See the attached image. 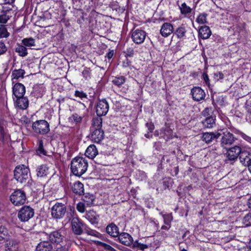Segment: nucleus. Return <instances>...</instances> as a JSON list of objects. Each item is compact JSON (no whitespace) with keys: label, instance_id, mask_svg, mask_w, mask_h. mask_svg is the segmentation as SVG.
<instances>
[{"label":"nucleus","instance_id":"58","mask_svg":"<svg viewBox=\"0 0 251 251\" xmlns=\"http://www.w3.org/2000/svg\"><path fill=\"white\" fill-rule=\"evenodd\" d=\"M146 126L147 127L148 129V130L149 131L150 133H152L153 129H154V126L153 123L151 122V123H147L146 124Z\"/></svg>","mask_w":251,"mask_h":251},{"label":"nucleus","instance_id":"12","mask_svg":"<svg viewBox=\"0 0 251 251\" xmlns=\"http://www.w3.org/2000/svg\"><path fill=\"white\" fill-rule=\"evenodd\" d=\"M147 33L145 31L137 28L132 31L131 37L134 43L141 44L144 42Z\"/></svg>","mask_w":251,"mask_h":251},{"label":"nucleus","instance_id":"23","mask_svg":"<svg viewBox=\"0 0 251 251\" xmlns=\"http://www.w3.org/2000/svg\"><path fill=\"white\" fill-rule=\"evenodd\" d=\"M241 163L245 166H248L251 161V153L245 150H242L239 156Z\"/></svg>","mask_w":251,"mask_h":251},{"label":"nucleus","instance_id":"61","mask_svg":"<svg viewBox=\"0 0 251 251\" xmlns=\"http://www.w3.org/2000/svg\"><path fill=\"white\" fill-rule=\"evenodd\" d=\"M55 251H67V249L65 246L61 245L58 246H56Z\"/></svg>","mask_w":251,"mask_h":251},{"label":"nucleus","instance_id":"13","mask_svg":"<svg viewBox=\"0 0 251 251\" xmlns=\"http://www.w3.org/2000/svg\"><path fill=\"white\" fill-rule=\"evenodd\" d=\"M50 242L55 246L61 245L63 243V236L58 230H54L48 234Z\"/></svg>","mask_w":251,"mask_h":251},{"label":"nucleus","instance_id":"56","mask_svg":"<svg viewBox=\"0 0 251 251\" xmlns=\"http://www.w3.org/2000/svg\"><path fill=\"white\" fill-rule=\"evenodd\" d=\"M203 79L204 81L205 84L208 87H210V80L209 79V77L208 76V75L206 73H203Z\"/></svg>","mask_w":251,"mask_h":251},{"label":"nucleus","instance_id":"6","mask_svg":"<svg viewBox=\"0 0 251 251\" xmlns=\"http://www.w3.org/2000/svg\"><path fill=\"white\" fill-rule=\"evenodd\" d=\"M32 129L36 133L44 135L50 131V125L46 120H37L32 123Z\"/></svg>","mask_w":251,"mask_h":251},{"label":"nucleus","instance_id":"57","mask_svg":"<svg viewBox=\"0 0 251 251\" xmlns=\"http://www.w3.org/2000/svg\"><path fill=\"white\" fill-rule=\"evenodd\" d=\"M131 61L127 58L122 62V66L124 68H130L131 66Z\"/></svg>","mask_w":251,"mask_h":251},{"label":"nucleus","instance_id":"33","mask_svg":"<svg viewBox=\"0 0 251 251\" xmlns=\"http://www.w3.org/2000/svg\"><path fill=\"white\" fill-rule=\"evenodd\" d=\"M95 199V196L90 193H86L84 195L82 198V200L85 204L89 206H90L94 204Z\"/></svg>","mask_w":251,"mask_h":251},{"label":"nucleus","instance_id":"10","mask_svg":"<svg viewBox=\"0 0 251 251\" xmlns=\"http://www.w3.org/2000/svg\"><path fill=\"white\" fill-rule=\"evenodd\" d=\"M26 197L24 191L21 190L15 191L10 196L11 202L16 206L24 204L26 201Z\"/></svg>","mask_w":251,"mask_h":251},{"label":"nucleus","instance_id":"35","mask_svg":"<svg viewBox=\"0 0 251 251\" xmlns=\"http://www.w3.org/2000/svg\"><path fill=\"white\" fill-rule=\"evenodd\" d=\"M25 74V71L24 70L20 69H15L13 71L12 73V76L13 77V79H18L19 78H23L24 75Z\"/></svg>","mask_w":251,"mask_h":251},{"label":"nucleus","instance_id":"34","mask_svg":"<svg viewBox=\"0 0 251 251\" xmlns=\"http://www.w3.org/2000/svg\"><path fill=\"white\" fill-rule=\"evenodd\" d=\"M126 77L124 76H117L112 77V82L115 85L120 87L126 81Z\"/></svg>","mask_w":251,"mask_h":251},{"label":"nucleus","instance_id":"1","mask_svg":"<svg viewBox=\"0 0 251 251\" xmlns=\"http://www.w3.org/2000/svg\"><path fill=\"white\" fill-rule=\"evenodd\" d=\"M72 230L75 235H81L83 233L88 235L99 237L100 233L95 230L88 227L85 224L83 223L78 218H73L71 222Z\"/></svg>","mask_w":251,"mask_h":251},{"label":"nucleus","instance_id":"51","mask_svg":"<svg viewBox=\"0 0 251 251\" xmlns=\"http://www.w3.org/2000/svg\"><path fill=\"white\" fill-rule=\"evenodd\" d=\"M212 113V109L211 107L205 108L202 111V115L206 117L212 116L211 114Z\"/></svg>","mask_w":251,"mask_h":251},{"label":"nucleus","instance_id":"9","mask_svg":"<svg viewBox=\"0 0 251 251\" xmlns=\"http://www.w3.org/2000/svg\"><path fill=\"white\" fill-rule=\"evenodd\" d=\"M66 213V206L62 203H56L51 209V215L56 220L62 219Z\"/></svg>","mask_w":251,"mask_h":251},{"label":"nucleus","instance_id":"26","mask_svg":"<svg viewBox=\"0 0 251 251\" xmlns=\"http://www.w3.org/2000/svg\"><path fill=\"white\" fill-rule=\"evenodd\" d=\"M215 121L216 116L215 115L210 116L206 117V118L201 122V123L204 128H211L215 125Z\"/></svg>","mask_w":251,"mask_h":251},{"label":"nucleus","instance_id":"43","mask_svg":"<svg viewBox=\"0 0 251 251\" xmlns=\"http://www.w3.org/2000/svg\"><path fill=\"white\" fill-rule=\"evenodd\" d=\"M9 36L6 25H1L0 27V38H7Z\"/></svg>","mask_w":251,"mask_h":251},{"label":"nucleus","instance_id":"22","mask_svg":"<svg viewBox=\"0 0 251 251\" xmlns=\"http://www.w3.org/2000/svg\"><path fill=\"white\" fill-rule=\"evenodd\" d=\"M52 245L48 241H42L36 246L35 251H52Z\"/></svg>","mask_w":251,"mask_h":251},{"label":"nucleus","instance_id":"17","mask_svg":"<svg viewBox=\"0 0 251 251\" xmlns=\"http://www.w3.org/2000/svg\"><path fill=\"white\" fill-rule=\"evenodd\" d=\"M7 126V121L3 119H0V137L3 142L7 141L10 138Z\"/></svg>","mask_w":251,"mask_h":251},{"label":"nucleus","instance_id":"47","mask_svg":"<svg viewBox=\"0 0 251 251\" xmlns=\"http://www.w3.org/2000/svg\"><path fill=\"white\" fill-rule=\"evenodd\" d=\"M91 71L89 68H85L82 72L83 76L85 79H89L91 78Z\"/></svg>","mask_w":251,"mask_h":251},{"label":"nucleus","instance_id":"11","mask_svg":"<svg viewBox=\"0 0 251 251\" xmlns=\"http://www.w3.org/2000/svg\"><path fill=\"white\" fill-rule=\"evenodd\" d=\"M34 215V209L29 206H23L18 212V217L22 222L28 221Z\"/></svg>","mask_w":251,"mask_h":251},{"label":"nucleus","instance_id":"4","mask_svg":"<svg viewBox=\"0 0 251 251\" xmlns=\"http://www.w3.org/2000/svg\"><path fill=\"white\" fill-rule=\"evenodd\" d=\"M85 155L90 159H94L95 158L96 163L100 165H104L106 162V156L105 154L99 153L96 146L92 144L87 148Z\"/></svg>","mask_w":251,"mask_h":251},{"label":"nucleus","instance_id":"32","mask_svg":"<svg viewBox=\"0 0 251 251\" xmlns=\"http://www.w3.org/2000/svg\"><path fill=\"white\" fill-rule=\"evenodd\" d=\"M187 30L186 26L184 25H181L180 26L177 27L174 32V34L179 39H182L185 37V34Z\"/></svg>","mask_w":251,"mask_h":251},{"label":"nucleus","instance_id":"19","mask_svg":"<svg viewBox=\"0 0 251 251\" xmlns=\"http://www.w3.org/2000/svg\"><path fill=\"white\" fill-rule=\"evenodd\" d=\"M191 93L193 99L197 101L203 100L205 97L204 91L199 87H195L191 89Z\"/></svg>","mask_w":251,"mask_h":251},{"label":"nucleus","instance_id":"46","mask_svg":"<svg viewBox=\"0 0 251 251\" xmlns=\"http://www.w3.org/2000/svg\"><path fill=\"white\" fill-rule=\"evenodd\" d=\"M242 223L246 226H251V213L247 214L244 217Z\"/></svg>","mask_w":251,"mask_h":251},{"label":"nucleus","instance_id":"28","mask_svg":"<svg viewBox=\"0 0 251 251\" xmlns=\"http://www.w3.org/2000/svg\"><path fill=\"white\" fill-rule=\"evenodd\" d=\"M72 190L76 195H81L84 194L83 184L80 181H76L72 186Z\"/></svg>","mask_w":251,"mask_h":251},{"label":"nucleus","instance_id":"27","mask_svg":"<svg viewBox=\"0 0 251 251\" xmlns=\"http://www.w3.org/2000/svg\"><path fill=\"white\" fill-rule=\"evenodd\" d=\"M106 231L109 235L114 237H118L120 234L118 227L113 223H111L107 226L106 228Z\"/></svg>","mask_w":251,"mask_h":251},{"label":"nucleus","instance_id":"24","mask_svg":"<svg viewBox=\"0 0 251 251\" xmlns=\"http://www.w3.org/2000/svg\"><path fill=\"white\" fill-rule=\"evenodd\" d=\"M85 217L91 224H97L99 223L100 216L93 210L87 212Z\"/></svg>","mask_w":251,"mask_h":251},{"label":"nucleus","instance_id":"49","mask_svg":"<svg viewBox=\"0 0 251 251\" xmlns=\"http://www.w3.org/2000/svg\"><path fill=\"white\" fill-rule=\"evenodd\" d=\"M38 151L39 153L43 154V155H46L47 152L44 150V147H43V142L42 140H40L39 142V147L38 149Z\"/></svg>","mask_w":251,"mask_h":251},{"label":"nucleus","instance_id":"54","mask_svg":"<svg viewBox=\"0 0 251 251\" xmlns=\"http://www.w3.org/2000/svg\"><path fill=\"white\" fill-rule=\"evenodd\" d=\"M75 96L79 97L81 99L87 98V95L83 91H75Z\"/></svg>","mask_w":251,"mask_h":251},{"label":"nucleus","instance_id":"2","mask_svg":"<svg viewBox=\"0 0 251 251\" xmlns=\"http://www.w3.org/2000/svg\"><path fill=\"white\" fill-rule=\"evenodd\" d=\"M102 122L101 118L95 117L92 119L90 137L94 142L99 143L104 138V133L101 128Z\"/></svg>","mask_w":251,"mask_h":251},{"label":"nucleus","instance_id":"62","mask_svg":"<svg viewBox=\"0 0 251 251\" xmlns=\"http://www.w3.org/2000/svg\"><path fill=\"white\" fill-rule=\"evenodd\" d=\"M116 247L122 251H130V250L124 247L121 245H116Z\"/></svg>","mask_w":251,"mask_h":251},{"label":"nucleus","instance_id":"36","mask_svg":"<svg viewBox=\"0 0 251 251\" xmlns=\"http://www.w3.org/2000/svg\"><path fill=\"white\" fill-rule=\"evenodd\" d=\"M15 51L20 56L25 57L27 55V51L25 46L18 45Z\"/></svg>","mask_w":251,"mask_h":251},{"label":"nucleus","instance_id":"25","mask_svg":"<svg viewBox=\"0 0 251 251\" xmlns=\"http://www.w3.org/2000/svg\"><path fill=\"white\" fill-rule=\"evenodd\" d=\"M36 172L38 177H44L49 174V169L47 165L42 164L37 167Z\"/></svg>","mask_w":251,"mask_h":251},{"label":"nucleus","instance_id":"37","mask_svg":"<svg viewBox=\"0 0 251 251\" xmlns=\"http://www.w3.org/2000/svg\"><path fill=\"white\" fill-rule=\"evenodd\" d=\"M179 7L181 14L187 15L191 13L192 9L188 6L185 2L181 4Z\"/></svg>","mask_w":251,"mask_h":251},{"label":"nucleus","instance_id":"39","mask_svg":"<svg viewBox=\"0 0 251 251\" xmlns=\"http://www.w3.org/2000/svg\"><path fill=\"white\" fill-rule=\"evenodd\" d=\"M132 244L133 248L141 251H144L145 249H147L149 248L148 245L141 243L139 242L138 240H136L134 242L133 241Z\"/></svg>","mask_w":251,"mask_h":251},{"label":"nucleus","instance_id":"59","mask_svg":"<svg viewBox=\"0 0 251 251\" xmlns=\"http://www.w3.org/2000/svg\"><path fill=\"white\" fill-rule=\"evenodd\" d=\"M245 108L249 113L251 114V101H247L245 104Z\"/></svg>","mask_w":251,"mask_h":251},{"label":"nucleus","instance_id":"20","mask_svg":"<svg viewBox=\"0 0 251 251\" xmlns=\"http://www.w3.org/2000/svg\"><path fill=\"white\" fill-rule=\"evenodd\" d=\"M118 241L122 244L130 246L132 245L133 240L132 237L126 232H122L118 236Z\"/></svg>","mask_w":251,"mask_h":251},{"label":"nucleus","instance_id":"8","mask_svg":"<svg viewBox=\"0 0 251 251\" xmlns=\"http://www.w3.org/2000/svg\"><path fill=\"white\" fill-rule=\"evenodd\" d=\"M220 140L221 147L225 150H227L237 140L234 135L229 131L224 132Z\"/></svg>","mask_w":251,"mask_h":251},{"label":"nucleus","instance_id":"53","mask_svg":"<svg viewBox=\"0 0 251 251\" xmlns=\"http://www.w3.org/2000/svg\"><path fill=\"white\" fill-rule=\"evenodd\" d=\"M224 77V74L221 72H218L214 74V78L216 81H218L220 79H222Z\"/></svg>","mask_w":251,"mask_h":251},{"label":"nucleus","instance_id":"64","mask_svg":"<svg viewBox=\"0 0 251 251\" xmlns=\"http://www.w3.org/2000/svg\"><path fill=\"white\" fill-rule=\"evenodd\" d=\"M238 251H251V247H250L249 246V248H248V247L241 248L239 249Z\"/></svg>","mask_w":251,"mask_h":251},{"label":"nucleus","instance_id":"7","mask_svg":"<svg viewBox=\"0 0 251 251\" xmlns=\"http://www.w3.org/2000/svg\"><path fill=\"white\" fill-rule=\"evenodd\" d=\"M226 152L225 154L226 156V162L232 164L233 162L237 160L239 156L242 149L239 146H234L232 147H229L227 150H226Z\"/></svg>","mask_w":251,"mask_h":251},{"label":"nucleus","instance_id":"40","mask_svg":"<svg viewBox=\"0 0 251 251\" xmlns=\"http://www.w3.org/2000/svg\"><path fill=\"white\" fill-rule=\"evenodd\" d=\"M207 14L205 13H201L196 19V22L200 25H203L207 23Z\"/></svg>","mask_w":251,"mask_h":251},{"label":"nucleus","instance_id":"42","mask_svg":"<svg viewBox=\"0 0 251 251\" xmlns=\"http://www.w3.org/2000/svg\"><path fill=\"white\" fill-rule=\"evenodd\" d=\"M173 220L172 213L166 214L163 215V221L164 224L171 226V223Z\"/></svg>","mask_w":251,"mask_h":251},{"label":"nucleus","instance_id":"45","mask_svg":"<svg viewBox=\"0 0 251 251\" xmlns=\"http://www.w3.org/2000/svg\"><path fill=\"white\" fill-rule=\"evenodd\" d=\"M8 235V231L3 226H0V241H2L6 238Z\"/></svg>","mask_w":251,"mask_h":251},{"label":"nucleus","instance_id":"38","mask_svg":"<svg viewBox=\"0 0 251 251\" xmlns=\"http://www.w3.org/2000/svg\"><path fill=\"white\" fill-rule=\"evenodd\" d=\"M84 3V0H72L73 7L77 10H81V8Z\"/></svg>","mask_w":251,"mask_h":251},{"label":"nucleus","instance_id":"55","mask_svg":"<svg viewBox=\"0 0 251 251\" xmlns=\"http://www.w3.org/2000/svg\"><path fill=\"white\" fill-rule=\"evenodd\" d=\"M7 50V47L4 43L0 42V55L3 54Z\"/></svg>","mask_w":251,"mask_h":251},{"label":"nucleus","instance_id":"5","mask_svg":"<svg viewBox=\"0 0 251 251\" xmlns=\"http://www.w3.org/2000/svg\"><path fill=\"white\" fill-rule=\"evenodd\" d=\"M29 176V169L24 165L17 166L14 172L15 179L21 183L25 182Z\"/></svg>","mask_w":251,"mask_h":251},{"label":"nucleus","instance_id":"52","mask_svg":"<svg viewBox=\"0 0 251 251\" xmlns=\"http://www.w3.org/2000/svg\"><path fill=\"white\" fill-rule=\"evenodd\" d=\"M237 133L240 135V136L246 141L251 143V137L246 135L241 131H238Z\"/></svg>","mask_w":251,"mask_h":251},{"label":"nucleus","instance_id":"31","mask_svg":"<svg viewBox=\"0 0 251 251\" xmlns=\"http://www.w3.org/2000/svg\"><path fill=\"white\" fill-rule=\"evenodd\" d=\"M84 117L83 115H79L76 113H73L69 118V122L75 124H80Z\"/></svg>","mask_w":251,"mask_h":251},{"label":"nucleus","instance_id":"44","mask_svg":"<svg viewBox=\"0 0 251 251\" xmlns=\"http://www.w3.org/2000/svg\"><path fill=\"white\" fill-rule=\"evenodd\" d=\"M22 43L25 46L32 47L35 46V40L32 38H24L22 40Z\"/></svg>","mask_w":251,"mask_h":251},{"label":"nucleus","instance_id":"14","mask_svg":"<svg viewBox=\"0 0 251 251\" xmlns=\"http://www.w3.org/2000/svg\"><path fill=\"white\" fill-rule=\"evenodd\" d=\"M222 135L219 131L206 132L201 134V139L205 144H209L216 141Z\"/></svg>","mask_w":251,"mask_h":251},{"label":"nucleus","instance_id":"41","mask_svg":"<svg viewBox=\"0 0 251 251\" xmlns=\"http://www.w3.org/2000/svg\"><path fill=\"white\" fill-rule=\"evenodd\" d=\"M8 12H9V11L6 10L3 11L2 13L0 15V23L6 24L7 23L10 18V16L7 14Z\"/></svg>","mask_w":251,"mask_h":251},{"label":"nucleus","instance_id":"18","mask_svg":"<svg viewBox=\"0 0 251 251\" xmlns=\"http://www.w3.org/2000/svg\"><path fill=\"white\" fill-rule=\"evenodd\" d=\"M14 100L15 106L21 110H25L29 105V100L26 97H19L16 98Z\"/></svg>","mask_w":251,"mask_h":251},{"label":"nucleus","instance_id":"21","mask_svg":"<svg viewBox=\"0 0 251 251\" xmlns=\"http://www.w3.org/2000/svg\"><path fill=\"white\" fill-rule=\"evenodd\" d=\"M25 92V86L20 83H16L13 87V94L15 98L23 96Z\"/></svg>","mask_w":251,"mask_h":251},{"label":"nucleus","instance_id":"48","mask_svg":"<svg viewBox=\"0 0 251 251\" xmlns=\"http://www.w3.org/2000/svg\"><path fill=\"white\" fill-rule=\"evenodd\" d=\"M76 209L80 213H84L85 210V203L82 202H79L76 205Z\"/></svg>","mask_w":251,"mask_h":251},{"label":"nucleus","instance_id":"50","mask_svg":"<svg viewBox=\"0 0 251 251\" xmlns=\"http://www.w3.org/2000/svg\"><path fill=\"white\" fill-rule=\"evenodd\" d=\"M100 244L106 251H117L114 248L108 244L102 242H100Z\"/></svg>","mask_w":251,"mask_h":251},{"label":"nucleus","instance_id":"16","mask_svg":"<svg viewBox=\"0 0 251 251\" xmlns=\"http://www.w3.org/2000/svg\"><path fill=\"white\" fill-rule=\"evenodd\" d=\"M174 31L173 24L170 23H164L162 24L160 29V34L163 37H168L171 35Z\"/></svg>","mask_w":251,"mask_h":251},{"label":"nucleus","instance_id":"29","mask_svg":"<svg viewBox=\"0 0 251 251\" xmlns=\"http://www.w3.org/2000/svg\"><path fill=\"white\" fill-rule=\"evenodd\" d=\"M199 33L202 39H206L211 36V31L209 26L203 25L199 29Z\"/></svg>","mask_w":251,"mask_h":251},{"label":"nucleus","instance_id":"60","mask_svg":"<svg viewBox=\"0 0 251 251\" xmlns=\"http://www.w3.org/2000/svg\"><path fill=\"white\" fill-rule=\"evenodd\" d=\"M134 55V50L131 48H128L126 51V56L132 57Z\"/></svg>","mask_w":251,"mask_h":251},{"label":"nucleus","instance_id":"3","mask_svg":"<svg viewBox=\"0 0 251 251\" xmlns=\"http://www.w3.org/2000/svg\"><path fill=\"white\" fill-rule=\"evenodd\" d=\"M88 167V162L85 158L76 156L72 160L70 169L74 175L79 177L86 172Z\"/></svg>","mask_w":251,"mask_h":251},{"label":"nucleus","instance_id":"30","mask_svg":"<svg viewBox=\"0 0 251 251\" xmlns=\"http://www.w3.org/2000/svg\"><path fill=\"white\" fill-rule=\"evenodd\" d=\"M19 249L18 243L13 240L6 241L5 245L6 251H18Z\"/></svg>","mask_w":251,"mask_h":251},{"label":"nucleus","instance_id":"15","mask_svg":"<svg viewBox=\"0 0 251 251\" xmlns=\"http://www.w3.org/2000/svg\"><path fill=\"white\" fill-rule=\"evenodd\" d=\"M109 108L108 103L105 99L100 100L96 107L97 117L101 118V116L105 115L109 110Z\"/></svg>","mask_w":251,"mask_h":251},{"label":"nucleus","instance_id":"63","mask_svg":"<svg viewBox=\"0 0 251 251\" xmlns=\"http://www.w3.org/2000/svg\"><path fill=\"white\" fill-rule=\"evenodd\" d=\"M114 55V51L112 50L109 51L106 55L105 57H107L108 59H110Z\"/></svg>","mask_w":251,"mask_h":251}]
</instances>
